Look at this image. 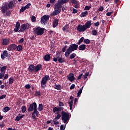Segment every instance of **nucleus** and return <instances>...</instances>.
Returning <instances> with one entry per match:
<instances>
[{"label":"nucleus","instance_id":"nucleus-1","mask_svg":"<svg viewBox=\"0 0 130 130\" xmlns=\"http://www.w3.org/2000/svg\"><path fill=\"white\" fill-rule=\"evenodd\" d=\"M15 7L13 1L10 2L8 4H5L1 8L2 13L5 17H10L11 16V11L9 9L14 8Z\"/></svg>","mask_w":130,"mask_h":130},{"label":"nucleus","instance_id":"nucleus-2","mask_svg":"<svg viewBox=\"0 0 130 130\" xmlns=\"http://www.w3.org/2000/svg\"><path fill=\"white\" fill-rule=\"evenodd\" d=\"M62 5H63L59 0L58 1V3H56L54 5V10L52 13L50 14V16H56L58 15L61 12V8H62Z\"/></svg>","mask_w":130,"mask_h":130},{"label":"nucleus","instance_id":"nucleus-3","mask_svg":"<svg viewBox=\"0 0 130 130\" xmlns=\"http://www.w3.org/2000/svg\"><path fill=\"white\" fill-rule=\"evenodd\" d=\"M78 47H79V45L76 44H72L70 45L65 52V57H69L73 51H75V50H77L78 49Z\"/></svg>","mask_w":130,"mask_h":130},{"label":"nucleus","instance_id":"nucleus-4","mask_svg":"<svg viewBox=\"0 0 130 130\" xmlns=\"http://www.w3.org/2000/svg\"><path fill=\"white\" fill-rule=\"evenodd\" d=\"M61 120L64 123H68V121L70 120V113L66 112L63 111L61 112Z\"/></svg>","mask_w":130,"mask_h":130},{"label":"nucleus","instance_id":"nucleus-5","mask_svg":"<svg viewBox=\"0 0 130 130\" xmlns=\"http://www.w3.org/2000/svg\"><path fill=\"white\" fill-rule=\"evenodd\" d=\"M34 32L37 36L39 35H43L44 34V30L45 28L41 27L40 26H38L37 27L33 28Z\"/></svg>","mask_w":130,"mask_h":130},{"label":"nucleus","instance_id":"nucleus-6","mask_svg":"<svg viewBox=\"0 0 130 130\" xmlns=\"http://www.w3.org/2000/svg\"><path fill=\"white\" fill-rule=\"evenodd\" d=\"M50 80V77L48 75H45L44 77L42 78L41 81V86L42 88H45L46 87V84H47V81Z\"/></svg>","mask_w":130,"mask_h":130},{"label":"nucleus","instance_id":"nucleus-7","mask_svg":"<svg viewBox=\"0 0 130 130\" xmlns=\"http://www.w3.org/2000/svg\"><path fill=\"white\" fill-rule=\"evenodd\" d=\"M49 18L50 16L48 15H44L41 18V23L42 25H46L47 23H48V21H49Z\"/></svg>","mask_w":130,"mask_h":130},{"label":"nucleus","instance_id":"nucleus-8","mask_svg":"<svg viewBox=\"0 0 130 130\" xmlns=\"http://www.w3.org/2000/svg\"><path fill=\"white\" fill-rule=\"evenodd\" d=\"M37 108V104L36 102L32 103L29 105L27 109L28 112H32Z\"/></svg>","mask_w":130,"mask_h":130},{"label":"nucleus","instance_id":"nucleus-9","mask_svg":"<svg viewBox=\"0 0 130 130\" xmlns=\"http://www.w3.org/2000/svg\"><path fill=\"white\" fill-rule=\"evenodd\" d=\"M31 115L32 119H36V117H38L40 115L39 111L37 110V108L31 113Z\"/></svg>","mask_w":130,"mask_h":130},{"label":"nucleus","instance_id":"nucleus-10","mask_svg":"<svg viewBox=\"0 0 130 130\" xmlns=\"http://www.w3.org/2000/svg\"><path fill=\"white\" fill-rule=\"evenodd\" d=\"M77 30L78 32H85L87 30L84 25L79 24L77 26Z\"/></svg>","mask_w":130,"mask_h":130},{"label":"nucleus","instance_id":"nucleus-11","mask_svg":"<svg viewBox=\"0 0 130 130\" xmlns=\"http://www.w3.org/2000/svg\"><path fill=\"white\" fill-rule=\"evenodd\" d=\"M61 117V115L58 114L57 115V116H56L52 120V122L54 123V124H59V122H58L57 120L59 119Z\"/></svg>","mask_w":130,"mask_h":130},{"label":"nucleus","instance_id":"nucleus-12","mask_svg":"<svg viewBox=\"0 0 130 130\" xmlns=\"http://www.w3.org/2000/svg\"><path fill=\"white\" fill-rule=\"evenodd\" d=\"M61 117V115L58 114L57 115V116H56L52 120V122L54 123V124H59V122H58L57 120L59 119Z\"/></svg>","mask_w":130,"mask_h":130},{"label":"nucleus","instance_id":"nucleus-13","mask_svg":"<svg viewBox=\"0 0 130 130\" xmlns=\"http://www.w3.org/2000/svg\"><path fill=\"white\" fill-rule=\"evenodd\" d=\"M16 49H17V45L12 44L8 46L7 50L8 51H13V50H16Z\"/></svg>","mask_w":130,"mask_h":130},{"label":"nucleus","instance_id":"nucleus-14","mask_svg":"<svg viewBox=\"0 0 130 130\" xmlns=\"http://www.w3.org/2000/svg\"><path fill=\"white\" fill-rule=\"evenodd\" d=\"M67 78L68 80H69V81H70V82H74V81H75V75L73 73H70L69 75L67 76Z\"/></svg>","mask_w":130,"mask_h":130},{"label":"nucleus","instance_id":"nucleus-15","mask_svg":"<svg viewBox=\"0 0 130 130\" xmlns=\"http://www.w3.org/2000/svg\"><path fill=\"white\" fill-rule=\"evenodd\" d=\"M10 44V39H4L2 41V45L4 46H6L7 45H9Z\"/></svg>","mask_w":130,"mask_h":130},{"label":"nucleus","instance_id":"nucleus-16","mask_svg":"<svg viewBox=\"0 0 130 130\" xmlns=\"http://www.w3.org/2000/svg\"><path fill=\"white\" fill-rule=\"evenodd\" d=\"M28 70L30 73H35V66L34 64H30L28 67Z\"/></svg>","mask_w":130,"mask_h":130},{"label":"nucleus","instance_id":"nucleus-17","mask_svg":"<svg viewBox=\"0 0 130 130\" xmlns=\"http://www.w3.org/2000/svg\"><path fill=\"white\" fill-rule=\"evenodd\" d=\"M74 98L73 96H71L70 97V100H71L70 102L69 101L68 102V104L70 105V110H72V109H73V103H74Z\"/></svg>","mask_w":130,"mask_h":130},{"label":"nucleus","instance_id":"nucleus-18","mask_svg":"<svg viewBox=\"0 0 130 130\" xmlns=\"http://www.w3.org/2000/svg\"><path fill=\"white\" fill-rule=\"evenodd\" d=\"M42 69V65L40 64H38L36 66H35V73H37L39 71H41Z\"/></svg>","mask_w":130,"mask_h":130},{"label":"nucleus","instance_id":"nucleus-19","mask_svg":"<svg viewBox=\"0 0 130 130\" xmlns=\"http://www.w3.org/2000/svg\"><path fill=\"white\" fill-rule=\"evenodd\" d=\"M92 25V21L91 20L87 21V22L84 24V26L85 27L86 30L87 29H89L90 27H91Z\"/></svg>","mask_w":130,"mask_h":130},{"label":"nucleus","instance_id":"nucleus-20","mask_svg":"<svg viewBox=\"0 0 130 130\" xmlns=\"http://www.w3.org/2000/svg\"><path fill=\"white\" fill-rule=\"evenodd\" d=\"M26 24H23L21 25L20 27V30L18 31L19 33H21V32H25V30L26 29Z\"/></svg>","mask_w":130,"mask_h":130},{"label":"nucleus","instance_id":"nucleus-21","mask_svg":"<svg viewBox=\"0 0 130 130\" xmlns=\"http://www.w3.org/2000/svg\"><path fill=\"white\" fill-rule=\"evenodd\" d=\"M20 29V22H17L14 28V32H17Z\"/></svg>","mask_w":130,"mask_h":130},{"label":"nucleus","instance_id":"nucleus-22","mask_svg":"<svg viewBox=\"0 0 130 130\" xmlns=\"http://www.w3.org/2000/svg\"><path fill=\"white\" fill-rule=\"evenodd\" d=\"M50 58H51L50 54H46L44 57V59L45 61H49V60H50Z\"/></svg>","mask_w":130,"mask_h":130},{"label":"nucleus","instance_id":"nucleus-23","mask_svg":"<svg viewBox=\"0 0 130 130\" xmlns=\"http://www.w3.org/2000/svg\"><path fill=\"white\" fill-rule=\"evenodd\" d=\"M24 116H25V115H22V114H19L18 116H17L16 118H15V120L16 121H20V120L21 119H22L23 118V117H24Z\"/></svg>","mask_w":130,"mask_h":130},{"label":"nucleus","instance_id":"nucleus-24","mask_svg":"<svg viewBox=\"0 0 130 130\" xmlns=\"http://www.w3.org/2000/svg\"><path fill=\"white\" fill-rule=\"evenodd\" d=\"M58 25V19H55L53 22V28H55Z\"/></svg>","mask_w":130,"mask_h":130},{"label":"nucleus","instance_id":"nucleus-25","mask_svg":"<svg viewBox=\"0 0 130 130\" xmlns=\"http://www.w3.org/2000/svg\"><path fill=\"white\" fill-rule=\"evenodd\" d=\"M79 50H82V51H84L86 49V45L85 44H82L79 46L78 47Z\"/></svg>","mask_w":130,"mask_h":130},{"label":"nucleus","instance_id":"nucleus-26","mask_svg":"<svg viewBox=\"0 0 130 130\" xmlns=\"http://www.w3.org/2000/svg\"><path fill=\"white\" fill-rule=\"evenodd\" d=\"M54 89L58 90V91H60V90H61L62 89L61 85L59 84H55L54 86Z\"/></svg>","mask_w":130,"mask_h":130},{"label":"nucleus","instance_id":"nucleus-27","mask_svg":"<svg viewBox=\"0 0 130 130\" xmlns=\"http://www.w3.org/2000/svg\"><path fill=\"white\" fill-rule=\"evenodd\" d=\"M86 16H88V11H84L81 13L80 18H84V17H86Z\"/></svg>","mask_w":130,"mask_h":130},{"label":"nucleus","instance_id":"nucleus-28","mask_svg":"<svg viewBox=\"0 0 130 130\" xmlns=\"http://www.w3.org/2000/svg\"><path fill=\"white\" fill-rule=\"evenodd\" d=\"M7 66H3L2 68H1V73L3 74H6V71L7 70Z\"/></svg>","mask_w":130,"mask_h":130},{"label":"nucleus","instance_id":"nucleus-29","mask_svg":"<svg viewBox=\"0 0 130 130\" xmlns=\"http://www.w3.org/2000/svg\"><path fill=\"white\" fill-rule=\"evenodd\" d=\"M58 61L59 63H63V62L66 61V60L64 59V58H62V56H61V57L58 59Z\"/></svg>","mask_w":130,"mask_h":130},{"label":"nucleus","instance_id":"nucleus-30","mask_svg":"<svg viewBox=\"0 0 130 130\" xmlns=\"http://www.w3.org/2000/svg\"><path fill=\"white\" fill-rule=\"evenodd\" d=\"M85 39L84 37H81L78 41V42L77 43V44H78V45H80L81 43H82V42H83V41H84Z\"/></svg>","mask_w":130,"mask_h":130},{"label":"nucleus","instance_id":"nucleus-31","mask_svg":"<svg viewBox=\"0 0 130 130\" xmlns=\"http://www.w3.org/2000/svg\"><path fill=\"white\" fill-rule=\"evenodd\" d=\"M83 88H84V86H83L82 88H80L79 90L77 93V97H80V96H81V94H82V92L83 91Z\"/></svg>","mask_w":130,"mask_h":130},{"label":"nucleus","instance_id":"nucleus-32","mask_svg":"<svg viewBox=\"0 0 130 130\" xmlns=\"http://www.w3.org/2000/svg\"><path fill=\"white\" fill-rule=\"evenodd\" d=\"M44 105L42 104H40L38 107L39 111H42L43 110Z\"/></svg>","mask_w":130,"mask_h":130},{"label":"nucleus","instance_id":"nucleus-33","mask_svg":"<svg viewBox=\"0 0 130 130\" xmlns=\"http://www.w3.org/2000/svg\"><path fill=\"white\" fill-rule=\"evenodd\" d=\"M9 110H11V108H10L9 107H5L3 108V111L4 112H8V111H9Z\"/></svg>","mask_w":130,"mask_h":130},{"label":"nucleus","instance_id":"nucleus-34","mask_svg":"<svg viewBox=\"0 0 130 130\" xmlns=\"http://www.w3.org/2000/svg\"><path fill=\"white\" fill-rule=\"evenodd\" d=\"M16 49H17V51H22L23 50V47L21 45H19L17 47Z\"/></svg>","mask_w":130,"mask_h":130},{"label":"nucleus","instance_id":"nucleus-35","mask_svg":"<svg viewBox=\"0 0 130 130\" xmlns=\"http://www.w3.org/2000/svg\"><path fill=\"white\" fill-rule=\"evenodd\" d=\"M14 79L13 77H11L9 79V84L12 85L14 83Z\"/></svg>","mask_w":130,"mask_h":130},{"label":"nucleus","instance_id":"nucleus-36","mask_svg":"<svg viewBox=\"0 0 130 130\" xmlns=\"http://www.w3.org/2000/svg\"><path fill=\"white\" fill-rule=\"evenodd\" d=\"M77 56V54L75 53H73L71 54L70 56V59H73V58H75Z\"/></svg>","mask_w":130,"mask_h":130},{"label":"nucleus","instance_id":"nucleus-37","mask_svg":"<svg viewBox=\"0 0 130 130\" xmlns=\"http://www.w3.org/2000/svg\"><path fill=\"white\" fill-rule=\"evenodd\" d=\"M71 3L74 5H78V4H80V2L77 0H71Z\"/></svg>","mask_w":130,"mask_h":130},{"label":"nucleus","instance_id":"nucleus-38","mask_svg":"<svg viewBox=\"0 0 130 130\" xmlns=\"http://www.w3.org/2000/svg\"><path fill=\"white\" fill-rule=\"evenodd\" d=\"M69 29V25L66 24L62 27L63 31H66V30H68Z\"/></svg>","mask_w":130,"mask_h":130},{"label":"nucleus","instance_id":"nucleus-39","mask_svg":"<svg viewBox=\"0 0 130 130\" xmlns=\"http://www.w3.org/2000/svg\"><path fill=\"white\" fill-rule=\"evenodd\" d=\"M92 35H93V36H96L97 35V30L96 29H94L91 31Z\"/></svg>","mask_w":130,"mask_h":130},{"label":"nucleus","instance_id":"nucleus-40","mask_svg":"<svg viewBox=\"0 0 130 130\" xmlns=\"http://www.w3.org/2000/svg\"><path fill=\"white\" fill-rule=\"evenodd\" d=\"M56 0H50V4H51V6L53 7V5L55 3Z\"/></svg>","mask_w":130,"mask_h":130},{"label":"nucleus","instance_id":"nucleus-41","mask_svg":"<svg viewBox=\"0 0 130 130\" xmlns=\"http://www.w3.org/2000/svg\"><path fill=\"white\" fill-rule=\"evenodd\" d=\"M61 110H63V108L60 107H58L57 108V114H59L58 113L60 111H61Z\"/></svg>","mask_w":130,"mask_h":130},{"label":"nucleus","instance_id":"nucleus-42","mask_svg":"<svg viewBox=\"0 0 130 130\" xmlns=\"http://www.w3.org/2000/svg\"><path fill=\"white\" fill-rule=\"evenodd\" d=\"M56 57L58 59L59 58H60V52H58L56 53Z\"/></svg>","mask_w":130,"mask_h":130},{"label":"nucleus","instance_id":"nucleus-43","mask_svg":"<svg viewBox=\"0 0 130 130\" xmlns=\"http://www.w3.org/2000/svg\"><path fill=\"white\" fill-rule=\"evenodd\" d=\"M84 43H85V44H90V40L88 39H84Z\"/></svg>","mask_w":130,"mask_h":130},{"label":"nucleus","instance_id":"nucleus-44","mask_svg":"<svg viewBox=\"0 0 130 130\" xmlns=\"http://www.w3.org/2000/svg\"><path fill=\"white\" fill-rule=\"evenodd\" d=\"M63 5L66 4V3H68L70 0H59Z\"/></svg>","mask_w":130,"mask_h":130},{"label":"nucleus","instance_id":"nucleus-45","mask_svg":"<svg viewBox=\"0 0 130 130\" xmlns=\"http://www.w3.org/2000/svg\"><path fill=\"white\" fill-rule=\"evenodd\" d=\"M66 125H67V124H65V126H63V124L61 125L60 126V130H64L66 129Z\"/></svg>","mask_w":130,"mask_h":130},{"label":"nucleus","instance_id":"nucleus-46","mask_svg":"<svg viewBox=\"0 0 130 130\" xmlns=\"http://www.w3.org/2000/svg\"><path fill=\"white\" fill-rule=\"evenodd\" d=\"M22 109V112L23 113H25L26 112V106H22L21 108Z\"/></svg>","mask_w":130,"mask_h":130},{"label":"nucleus","instance_id":"nucleus-47","mask_svg":"<svg viewBox=\"0 0 130 130\" xmlns=\"http://www.w3.org/2000/svg\"><path fill=\"white\" fill-rule=\"evenodd\" d=\"M2 54H3L4 56L8 57V51L7 50L4 51L3 53Z\"/></svg>","mask_w":130,"mask_h":130},{"label":"nucleus","instance_id":"nucleus-48","mask_svg":"<svg viewBox=\"0 0 130 130\" xmlns=\"http://www.w3.org/2000/svg\"><path fill=\"white\" fill-rule=\"evenodd\" d=\"M25 27L26 28V29H29V28H31V24L26 23L25 24Z\"/></svg>","mask_w":130,"mask_h":130},{"label":"nucleus","instance_id":"nucleus-49","mask_svg":"<svg viewBox=\"0 0 130 130\" xmlns=\"http://www.w3.org/2000/svg\"><path fill=\"white\" fill-rule=\"evenodd\" d=\"M35 94L36 96H41L40 91H36Z\"/></svg>","mask_w":130,"mask_h":130},{"label":"nucleus","instance_id":"nucleus-50","mask_svg":"<svg viewBox=\"0 0 130 130\" xmlns=\"http://www.w3.org/2000/svg\"><path fill=\"white\" fill-rule=\"evenodd\" d=\"M26 8H25V7H21V8L20 10V13H23V12H24V11H25Z\"/></svg>","mask_w":130,"mask_h":130},{"label":"nucleus","instance_id":"nucleus-51","mask_svg":"<svg viewBox=\"0 0 130 130\" xmlns=\"http://www.w3.org/2000/svg\"><path fill=\"white\" fill-rule=\"evenodd\" d=\"M31 21L36 22V17H35V16H31Z\"/></svg>","mask_w":130,"mask_h":130},{"label":"nucleus","instance_id":"nucleus-52","mask_svg":"<svg viewBox=\"0 0 130 130\" xmlns=\"http://www.w3.org/2000/svg\"><path fill=\"white\" fill-rule=\"evenodd\" d=\"M91 6H85L84 8L85 11H89L90 9H91Z\"/></svg>","mask_w":130,"mask_h":130},{"label":"nucleus","instance_id":"nucleus-53","mask_svg":"<svg viewBox=\"0 0 130 130\" xmlns=\"http://www.w3.org/2000/svg\"><path fill=\"white\" fill-rule=\"evenodd\" d=\"M75 87H76V85L75 84H72L70 87V89L74 90V89H75Z\"/></svg>","mask_w":130,"mask_h":130},{"label":"nucleus","instance_id":"nucleus-54","mask_svg":"<svg viewBox=\"0 0 130 130\" xmlns=\"http://www.w3.org/2000/svg\"><path fill=\"white\" fill-rule=\"evenodd\" d=\"M30 6H31V4H30V3L27 4L24 7V8H25V10H26V9H29V8H30Z\"/></svg>","mask_w":130,"mask_h":130},{"label":"nucleus","instance_id":"nucleus-55","mask_svg":"<svg viewBox=\"0 0 130 130\" xmlns=\"http://www.w3.org/2000/svg\"><path fill=\"white\" fill-rule=\"evenodd\" d=\"M53 113H55L56 112H57V107H55L53 109Z\"/></svg>","mask_w":130,"mask_h":130},{"label":"nucleus","instance_id":"nucleus-56","mask_svg":"<svg viewBox=\"0 0 130 130\" xmlns=\"http://www.w3.org/2000/svg\"><path fill=\"white\" fill-rule=\"evenodd\" d=\"M104 10V8L103 7V6H100V7L99 9V12H103Z\"/></svg>","mask_w":130,"mask_h":130},{"label":"nucleus","instance_id":"nucleus-57","mask_svg":"<svg viewBox=\"0 0 130 130\" xmlns=\"http://www.w3.org/2000/svg\"><path fill=\"white\" fill-rule=\"evenodd\" d=\"M99 25H100V22L99 21H98L97 22H95L94 23V26H95V27H98Z\"/></svg>","mask_w":130,"mask_h":130},{"label":"nucleus","instance_id":"nucleus-58","mask_svg":"<svg viewBox=\"0 0 130 130\" xmlns=\"http://www.w3.org/2000/svg\"><path fill=\"white\" fill-rule=\"evenodd\" d=\"M59 106H60V107H61L62 106H64V104H63V103L59 101Z\"/></svg>","mask_w":130,"mask_h":130},{"label":"nucleus","instance_id":"nucleus-59","mask_svg":"<svg viewBox=\"0 0 130 130\" xmlns=\"http://www.w3.org/2000/svg\"><path fill=\"white\" fill-rule=\"evenodd\" d=\"M25 89H30L31 88V85H30V84H26L25 86Z\"/></svg>","mask_w":130,"mask_h":130},{"label":"nucleus","instance_id":"nucleus-60","mask_svg":"<svg viewBox=\"0 0 130 130\" xmlns=\"http://www.w3.org/2000/svg\"><path fill=\"white\" fill-rule=\"evenodd\" d=\"M78 13V10L75 9V8H73V14H77Z\"/></svg>","mask_w":130,"mask_h":130},{"label":"nucleus","instance_id":"nucleus-61","mask_svg":"<svg viewBox=\"0 0 130 130\" xmlns=\"http://www.w3.org/2000/svg\"><path fill=\"white\" fill-rule=\"evenodd\" d=\"M83 77V74H81L79 75L77 77V80H81L82 79V77Z\"/></svg>","mask_w":130,"mask_h":130},{"label":"nucleus","instance_id":"nucleus-62","mask_svg":"<svg viewBox=\"0 0 130 130\" xmlns=\"http://www.w3.org/2000/svg\"><path fill=\"white\" fill-rule=\"evenodd\" d=\"M7 97V95L3 94L1 96H0V100H2V99H4V98H6Z\"/></svg>","mask_w":130,"mask_h":130},{"label":"nucleus","instance_id":"nucleus-63","mask_svg":"<svg viewBox=\"0 0 130 130\" xmlns=\"http://www.w3.org/2000/svg\"><path fill=\"white\" fill-rule=\"evenodd\" d=\"M67 47H68L67 46H65L64 47H63V48L62 49V52H66V50H67Z\"/></svg>","mask_w":130,"mask_h":130},{"label":"nucleus","instance_id":"nucleus-64","mask_svg":"<svg viewBox=\"0 0 130 130\" xmlns=\"http://www.w3.org/2000/svg\"><path fill=\"white\" fill-rule=\"evenodd\" d=\"M18 42L19 43H23L24 42V38H21L20 39L19 41H18Z\"/></svg>","mask_w":130,"mask_h":130}]
</instances>
